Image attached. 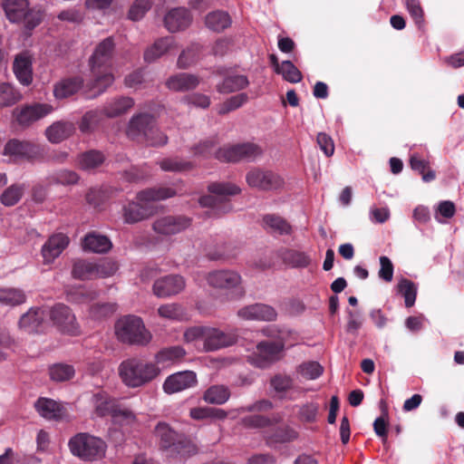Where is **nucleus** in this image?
Wrapping results in <instances>:
<instances>
[{"label": "nucleus", "instance_id": "nucleus-1", "mask_svg": "<svg viewBox=\"0 0 464 464\" xmlns=\"http://www.w3.org/2000/svg\"><path fill=\"white\" fill-rule=\"evenodd\" d=\"M115 44L112 37L102 40L91 56L89 64L92 81L87 84L92 93L88 98H95L104 92L114 82L111 72V61Z\"/></svg>", "mask_w": 464, "mask_h": 464}, {"label": "nucleus", "instance_id": "nucleus-2", "mask_svg": "<svg viewBox=\"0 0 464 464\" xmlns=\"http://www.w3.org/2000/svg\"><path fill=\"white\" fill-rule=\"evenodd\" d=\"M176 195L170 188H150L137 194L139 202H130L123 207V218L127 224H134L142 221L153 213L150 202L164 200Z\"/></svg>", "mask_w": 464, "mask_h": 464}, {"label": "nucleus", "instance_id": "nucleus-3", "mask_svg": "<svg viewBox=\"0 0 464 464\" xmlns=\"http://www.w3.org/2000/svg\"><path fill=\"white\" fill-rule=\"evenodd\" d=\"M160 372L157 363L137 357L126 359L119 366V375L130 388L141 387L152 382Z\"/></svg>", "mask_w": 464, "mask_h": 464}, {"label": "nucleus", "instance_id": "nucleus-4", "mask_svg": "<svg viewBox=\"0 0 464 464\" xmlns=\"http://www.w3.org/2000/svg\"><path fill=\"white\" fill-rule=\"evenodd\" d=\"M127 135L132 140L153 147L163 146L168 141V137L157 128L155 117L150 113L134 115L129 122Z\"/></svg>", "mask_w": 464, "mask_h": 464}, {"label": "nucleus", "instance_id": "nucleus-5", "mask_svg": "<svg viewBox=\"0 0 464 464\" xmlns=\"http://www.w3.org/2000/svg\"><path fill=\"white\" fill-rule=\"evenodd\" d=\"M6 18L14 24H24L30 34L44 20V11L40 5L30 6L28 0H2Z\"/></svg>", "mask_w": 464, "mask_h": 464}, {"label": "nucleus", "instance_id": "nucleus-6", "mask_svg": "<svg viewBox=\"0 0 464 464\" xmlns=\"http://www.w3.org/2000/svg\"><path fill=\"white\" fill-rule=\"evenodd\" d=\"M114 328L117 339L122 343L144 346L151 340L143 321L136 315L122 316L117 320Z\"/></svg>", "mask_w": 464, "mask_h": 464}, {"label": "nucleus", "instance_id": "nucleus-7", "mask_svg": "<svg viewBox=\"0 0 464 464\" xmlns=\"http://www.w3.org/2000/svg\"><path fill=\"white\" fill-rule=\"evenodd\" d=\"M72 454L83 461H96L105 456L107 444L103 440L88 432L72 436L68 442Z\"/></svg>", "mask_w": 464, "mask_h": 464}, {"label": "nucleus", "instance_id": "nucleus-8", "mask_svg": "<svg viewBox=\"0 0 464 464\" xmlns=\"http://www.w3.org/2000/svg\"><path fill=\"white\" fill-rule=\"evenodd\" d=\"M117 270V263L110 259L101 263L87 259H77L72 264V276L78 280H92L111 276Z\"/></svg>", "mask_w": 464, "mask_h": 464}, {"label": "nucleus", "instance_id": "nucleus-9", "mask_svg": "<svg viewBox=\"0 0 464 464\" xmlns=\"http://www.w3.org/2000/svg\"><path fill=\"white\" fill-rule=\"evenodd\" d=\"M3 154L10 158L12 161H35L44 157L41 145L18 139H11L5 145Z\"/></svg>", "mask_w": 464, "mask_h": 464}, {"label": "nucleus", "instance_id": "nucleus-10", "mask_svg": "<svg viewBox=\"0 0 464 464\" xmlns=\"http://www.w3.org/2000/svg\"><path fill=\"white\" fill-rule=\"evenodd\" d=\"M263 150L252 142L226 146L217 150L215 157L224 162L255 161L261 157Z\"/></svg>", "mask_w": 464, "mask_h": 464}, {"label": "nucleus", "instance_id": "nucleus-11", "mask_svg": "<svg viewBox=\"0 0 464 464\" xmlns=\"http://www.w3.org/2000/svg\"><path fill=\"white\" fill-rule=\"evenodd\" d=\"M208 284L214 288L223 290H232L236 297L240 298L245 291L241 285V276L229 269L215 270L208 273L207 276Z\"/></svg>", "mask_w": 464, "mask_h": 464}, {"label": "nucleus", "instance_id": "nucleus-12", "mask_svg": "<svg viewBox=\"0 0 464 464\" xmlns=\"http://www.w3.org/2000/svg\"><path fill=\"white\" fill-rule=\"evenodd\" d=\"M53 111V106L47 103L34 102L16 107L13 111L14 122L22 129L28 128L35 121Z\"/></svg>", "mask_w": 464, "mask_h": 464}, {"label": "nucleus", "instance_id": "nucleus-13", "mask_svg": "<svg viewBox=\"0 0 464 464\" xmlns=\"http://www.w3.org/2000/svg\"><path fill=\"white\" fill-rule=\"evenodd\" d=\"M249 187L260 190H276L283 187L284 179L276 173L260 168L251 169L246 175Z\"/></svg>", "mask_w": 464, "mask_h": 464}, {"label": "nucleus", "instance_id": "nucleus-14", "mask_svg": "<svg viewBox=\"0 0 464 464\" xmlns=\"http://www.w3.org/2000/svg\"><path fill=\"white\" fill-rule=\"evenodd\" d=\"M284 349L281 341H264L256 345V353L251 357V362L259 368H266L273 362L279 359V354Z\"/></svg>", "mask_w": 464, "mask_h": 464}, {"label": "nucleus", "instance_id": "nucleus-15", "mask_svg": "<svg viewBox=\"0 0 464 464\" xmlns=\"http://www.w3.org/2000/svg\"><path fill=\"white\" fill-rule=\"evenodd\" d=\"M191 224L186 216H165L157 218L153 223V230L157 234L171 236L184 231Z\"/></svg>", "mask_w": 464, "mask_h": 464}, {"label": "nucleus", "instance_id": "nucleus-16", "mask_svg": "<svg viewBox=\"0 0 464 464\" xmlns=\"http://www.w3.org/2000/svg\"><path fill=\"white\" fill-rule=\"evenodd\" d=\"M50 316L53 322L57 324L62 331L72 335L79 333V326L75 315L67 305L63 304L54 305L50 312Z\"/></svg>", "mask_w": 464, "mask_h": 464}, {"label": "nucleus", "instance_id": "nucleus-17", "mask_svg": "<svg viewBox=\"0 0 464 464\" xmlns=\"http://www.w3.org/2000/svg\"><path fill=\"white\" fill-rule=\"evenodd\" d=\"M197 382V375L194 372H178L166 378L163 383V391L167 394H173L194 387Z\"/></svg>", "mask_w": 464, "mask_h": 464}, {"label": "nucleus", "instance_id": "nucleus-18", "mask_svg": "<svg viewBox=\"0 0 464 464\" xmlns=\"http://www.w3.org/2000/svg\"><path fill=\"white\" fill-rule=\"evenodd\" d=\"M184 278L179 275H169L157 279L153 284V293L158 297L178 295L185 288Z\"/></svg>", "mask_w": 464, "mask_h": 464}, {"label": "nucleus", "instance_id": "nucleus-19", "mask_svg": "<svg viewBox=\"0 0 464 464\" xmlns=\"http://www.w3.org/2000/svg\"><path fill=\"white\" fill-rule=\"evenodd\" d=\"M237 342V334L225 333L218 328L207 327L203 342L206 351H216L233 345Z\"/></svg>", "mask_w": 464, "mask_h": 464}, {"label": "nucleus", "instance_id": "nucleus-20", "mask_svg": "<svg viewBox=\"0 0 464 464\" xmlns=\"http://www.w3.org/2000/svg\"><path fill=\"white\" fill-rule=\"evenodd\" d=\"M69 244V237L58 233L51 236L42 246V256L45 264L53 263Z\"/></svg>", "mask_w": 464, "mask_h": 464}, {"label": "nucleus", "instance_id": "nucleus-21", "mask_svg": "<svg viewBox=\"0 0 464 464\" xmlns=\"http://www.w3.org/2000/svg\"><path fill=\"white\" fill-rule=\"evenodd\" d=\"M199 83L200 78L198 75L187 72H179L169 76L167 79L165 85L172 92H186L195 90Z\"/></svg>", "mask_w": 464, "mask_h": 464}, {"label": "nucleus", "instance_id": "nucleus-22", "mask_svg": "<svg viewBox=\"0 0 464 464\" xmlns=\"http://www.w3.org/2000/svg\"><path fill=\"white\" fill-rule=\"evenodd\" d=\"M13 71L20 83L25 86L32 83V56L28 52H23L15 55L13 63Z\"/></svg>", "mask_w": 464, "mask_h": 464}, {"label": "nucleus", "instance_id": "nucleus-23", "mask_svg": "<svg viewBox=\"0 0 464 464\" xmlns=\"http://www.w3.org/2000/svg\"><path fill=\"white\" fill-rule=\"evenodd\" d=\"M191 21L192 16L189 11L182 7L171 9L164 18L166 28L172 33L185 30Z\"/></svg>", "mask_w": 464, "mask_h": 464}, {"label": "nucleus", "instance_id": "nucleus-24", "mask_svg": "<svg viewBox=\"0 0 464 464\" xmlns=\"http://www.w3.org/2000/svg\"><path fill=\"white\" fill-rule=\"evenodd\" d=\"M237 315L245 320L273 321L276 318V312L270 305L255 304L239 309Z\"/></svg>", "mask_w": 464, "mask_h": 464}, {"label": "nucleus", "instance_id": "nucleus-25", "mask_svg": "<svg viewBox=\"0 0 464 464\" xmlns=\"http://www.w3.org/2000/svg\"><path fill=\"white\" fill-rule=\"evenodd\" d=\"M297 438L298 432L288 425L273 426L268 430H266L264 434V439L269 446L276 443L291 442Z\"/></svg>", "mask_w": 464, "mask_h": 464}, {"label": "nucleus", "instance_id": "nucleus-26", "mask_svg": "<svg viewBox=\"0 0 464 464\" xmlns=\"http://www.w3.org/2000/svg\"><path fill=\"white\" fill-rule=\"evenodd\" d=\"M154 434L159 440V447L163 451H169L180 435L169 423L160 421L154 429Z\"/></svg>", "mask_w": 464, "mask_h": 464}, {"label": "nucleus", "instance_id": "nucleus-27", "mask_svg": "<svg viewBox=\"0 0 464 464\" xmlns=\"http://www.w3.org/2000/svg\"><path fill=\"white\" fill-rule=\"evenodd\" d=\"M198 451L197 444L188 436L180 433L169 452L173 457L187 459L196 455Z\"/></svg>", "mask_w": 464, "mask_h": 464}, {"label": "nucleus", "instance_id": "nucleus-28", "mask_svg": "<svg viewBox=\"0 0 464 464\" xmlns=\"http://www.w3.org/2000/svg\"><path fill=\"white\" fill-rule=\"evenodd\" d=\"M82 86L83 80L82 77H68L54 85L53 94L57 99L68 98L75 94Z\"/></svg>", "mask_w": 464, "mask_h": 464}, {"label": "nucleus", "instance_id": "nucleus-29", "mask_svg": "<svg viewBox=\"0 0 464 464\" xmlns=\"http://www.w3.org/2000/svg\"><path fill=\"white\" fill-rule=\"evenodd\" d=\"M92 401L95 414L99 417H105L112 414L118 401L106 392L99 391L92 395Z\"/></svg>", "mask_w": 464, "mask_h": 464}, {"label": "nucleus", "instance_id": "nucleus-30", "mask_svg": "<svg viewBox=\"0 0 464 464\" xmlns=\"http://www.w3.org/2000/svg\"><path fill=\"white\" fill-rule=\"evenodd\" d=\"M75 130V126L70 121H57L45 130L47 139L52 143H59L71 137Z\"/></svg>", "mask_w": 464, "mask_h": 464}, {"label": "nucleus", "instance_id": "nucleus-31", "mask_svg": "<svg viewBox=\"0 0 464 464\" xmlns=\"http://www.w3.org/2000/svg\"><path fill=\"white\" fill-rule=\"evenodd\" d=\"M112 246L111 240L95 232L88 233L82 240V248L93 253H106Z\"/></svg>", "mask_w": 464, "mask_h": 464}, {"label": "nucleus", "instance_id": "nucleus-32", "mask_svg": "<svg viewBox=\"0 0 464 464\" xmlns=\"http://www.w3.org/2000/svg\"><path fill=\"white\" fill-rule=\"evenodd\" d=\"M34 406L39 414L48 420H60L63 415V407L52 399L39 398Z\"/></svg>", "mask_w": 464, "mask_h": 464}, {"label": "nucleus", "instance_id": "nucleus-33", "mask_svg": "<svg viewBox=\"0 0 464 464\" xmlns=\"http://www.w3.org/2000/svg\"><path fill=\"white\" fill-rule=\"evenodd\" d=\"M263 226L271 234L283 236L292 233L291 225L284 218L275 214L265 215L263 217Z\"/></svg>", "mask_w": 464, "mask_h": 464}, {"label": "nucleus", "instance_id": "nucleus-34", "mask_svg": "<svg viewBox=\"0 0 464 464\" xmlns=\"http://www.w3.org/2000/svg\"><path fill=\"white\" fill-rule=\"evenodd\" d=\"M280 421L281 417L279 416H273L272 418H269L260 414H254L242 418L241 424L247 429L263 430V432L265 433L266 430H268L271 427L276 426Z\"/></svg>", "mask_w": 464, "mask_h": 464}, {"label": "nucleus", "instance_id": "nucleus-35", "mask_svg": "<svg viewBox=\"0 0 464 464\" xmlns=\"http://www.w3.org/2000/svg\"><path fill=\"white\" fill-rule=\"evenodd\" d=\"M44 319V311L40 308L30 309L19 320V327L29 334L37 333Z\"/></svg>", "mask_w": 464, "mask_h": 464}, {"label": "nucleus", "instance_id": "nucleus-36", "mask_svg": "<svg viewBox=\"0 0 464 464\" xmlns=\"http://www.w3.org/2000/svg\"><path fill=\"white\" fill-rule=\"evenodd\" d=\"M133 105L132 98L121 96L107 102L102 109V112L109 118H115L127 112Z\"/></svg>", "mask_w": 464, "mask_h": 464}, {"label": "nucleus", "instance_id": "nucleus-37", "mask_svg": "<svg viewBox=\"0 0 464 464\" xmlns=\"http://www.w3.org/2000/svg\"><path fill=\"white\" fill-rule=\"evenodd\" d=\"M283 263L293 268H305L311 264L310 256L295 249H285L280 254Z\"/></svg>", "mask_w": 464, "mask_h": 464}, {"label": "nucleus", "instance_id": "nucleus-38", "mask_svg": "<svg viewBox=\"0 0 464 464\" xmlns=\"http://www.w3.org/2000/svg\"><path fill=\"white\" fill-rule=\"evenodd\" d=\"M174 44V38L167 36L159 38L144 52V60L151 63L165 54Z\"/></svg>", "mask_w": 464, "mask_h": 464}, {"label": "nucleus", "instance_id": "nucleus-39", "mask_svg": "<svg viewBox=\"0 0 464 464\" xmlns=\"http://www.w3.org/2000/svg\"><path fill=\"white\" fill-rule=\"evenodd\" d=\"M231 396L227 386L215 384L208 387L203 394V400L209 404L222 405L226 403Z\"/></svg>", "mask_w": 464, "mask_h": 464}, {"label": "nucleus", "instance_id": "nucleus-40", "mask_svg": "<svg viewBox=\"0 0 464 464\" xmlns=\"http://www.w3.org/2000/svg\"><path fill=\"white\" fill-rule=\"evenodd\" d=\"M205 24L211 31L219 33L228 28L232 20L227 12L218 10L207 14Z\"/></svg>", "mask_w": 464, "mask_h": 464}, {"label": "nucleus", "instance_id": "nucleus-41", "mask_svg": "<svg viewBox=\"0 0 464 464\" xmlns=\"http://www.w3.org/2000/svg\"><path fill=\"white\" fill-rule=\"evenodd\" d=\"M410 166L419 174L424 182H430L436 179V172L430 169V161L423 159L419 153H412L410 157Z\"/></svg>", "mask_w": 464, "mask_h": 464}, {"label": "nucleus", "instance_id": "nucleus-42", "mask_svg": "<svg viewBox=\"0 0 464 464\" xmlns=\"http://www.w3.org/2000/svg\"><path fill=\"white\" fill-rule=\"evenodd\" d=\"M202 46L198 44H191L179 54L177 66L179 69H188L194 65L200 58Z\"/></svg>", "mask_w": 464, "mask_h": 464}, {"label": "nucleus", "instance_id": "nucleus-43", "mask_svg": "<svg viewBox=\"0 0 464 464\" xmlns=\"http://www.w3.org/2000/svg\"><path fill=\"white\" fill-rule=\"evenodd\" d=\"M249 84L245 75H230L226 77L220 84L217 85V91L220 93H230L245 89Z\"/></svg>", "mask_w": 464, "mask_h": 464}, {"label": "nucleus", "instance_id": "nucleus-44", "mask_svg": "<svg viewBox=\"0 0 464 464\" xmlns=\"http://www.w3.org/2000/svg\"><path fill=\"white\" fill-rule=\"evenodd\" d=\"M105 160L100 150H91L79 156V165L82 169H92L101 166Z\"/></svg>", "mask_w": 464, "mask_h": 464}, {"label": "nucleus", "instance_id": "nucleus-45", "mask_svg": "<svg viewBox=\"0 0 464 464\" xmlns=\"http://www.w3.org/2000/svg\"><path fill=\"white\" fill-rule=\"evenodd\" d=\"M397 290L398 293L403 296L406 307L409 308L414 305L417 296V287L412 281L407 278H401L397 285Z\"/></svg>", "mask_w": 464, "mask_h": 464}, {"label": "nucleus", "instance_id": "nucleus-46", "mask_svg": "<svg viewBox=\"0 0 464 464\" xmlns=\"http://www.w3.org/2000/svg\"><path fill=\"white\" fill-rule=\"evenodd\" d=\"M24 190V184H13L1 194L0 201L6 207L14 206L22 198Z\"/></svg>", "mask_w": 464, "mask_h": 464}, {"label": "nucleus", "instance_id": "nucleus-47", "mask_svg": "<svg viewBox=\"0 0 464 464\" xmlns=\"http://www.w3.org/2000/svg\"><path fill=\"white\" fill-rule=\"evenodd\" d=\"M26 300L23 290L18 288H0V304L5 305H19Z\"/></svg>", "mask_w": 464, "mask_h": 464}, {"label": "nucleus", "instance_id": "nucleus-48", "mask_svg": "<svg viewBox=\"0 0 464 464\" xmlns=\"http://www.w3.org/2000/svg\"><path fill=\"white\" fill-rule=\"evenodd\" d=\"M99 292L92 288L78 287L67 294V300L75 304H85L96 299Z\"/></svg>", "mask_w": 464, "mask_h": 464}, {"label": "nucleus", "instance_id": "nucleus-49", "mask_svg": "<svg viewBox=\"0 0 464 464\" xmlns=\"http://www.w3.org/2000/svg\"><path fill=\"white\" fill-rule=\"evenodd\" d=\"M22 99V94L9 83H0V108L9 107Z\"/></svg>", "mask_w": 464, "mask_h": 464}, {"label": "nucleus", "instance_id": "nucleus-50", "mask_svg": "<svg viewBox=\"0 0 464 464\" xmlns=\"http://www.w3.org/2000/svg\"><path fill=\"white\" fill-rule=\"evenodd\" d=\"M158 314L164 319L181 321L184 319L186 313L182 305L171 303L160 305L158 308Z\"/></svg>", "mask_w": 464, "mask_h": 464}, {"label": "nucleus", "instance_id": "nucleus-51", "mask_svg": "<svg viewBox=\"0 0 464 464\" xmlns=\"http://www.w3.org/2000/svg\"><path fill=\"white\" fill-rule=\"evenodd\" d=\"M163 171L183 172L193 169L194 165L190 161L179 158H167L159 162Z\"/></svg>", "mask_w": 464, "mask_h": 464}, {"label": "nucleus", "instance_id": "nucleus-52", "mask_svg": "<svg viewBox=\"0 0 464 464\" xmlns=\"http://www.w3.org/2000/svg\"><path fill=\"white\" fill-rule=\"evenodd\" d=\"M79 175L70 169L58 170L47 178L48 184H61L63 186L74 185L79 180Z\"/></svg>", "mask_w": 464, "mask_h": 464}, {"label": "nucleus", "instance_id": "nucleus-53", "mask_svg": "<svg viewBox=\"0 0 464 464\" xmlns=\"http://www.w3.org/2000/svg\"><path fill=\"white\" fill-rule=\"evenodd\" d=\"M185 354L186 352L181 346H171L160 350L156 354V361L158 363L175 362L181 359Z\"/></svg>", "mask_w": 464, "mask_h": 464}, {"label": "nucleus", "instance_id": "nucleus-54", "mask_svg": "<svg viewBox=\"0 0 464 464\" xmlns=\"http://www.w3.org/2000/svg\"><path fill=\"white\" fill-rule=\"evenodd\" d=\"M101 112L98 111H89L82 117L79 122V129L82 133H90L99 125L101 121Z\"/></svg>", "mask_w": 464, "mask_h": 464}, {"label": "nucleus", "instance_id": "nucleus-55", "mask_svg": "<svg viewBox=\"0 0 464 464\" xmlns=\"http://www.w3.org/2000/svg\"><path fill=\"white\" fill-rule=\"evenodd\" d=\"M319 411V404L317 402H306L299 407L298 419L301 421L313 423L316 421Z\"/></svg>", "mask_w": 464, "mask_h": 464}, {"label": "nucleus", "instance_id": "nucleus-56", "mask_svg": "<svg viewBox=\"0 0 464 464\" xmlns=\"http://www.w3.org/2000/svg\"><path fill=\"white\" fill-rule=\"evenodd\" d=\"M277 74H281L286 82L296 83L302 81V73L291 61L282 62V68Z\"/></svg>", "mask_w": 464, "mask_h": 464}, {"label": "nucleus", "instance_id": "nucleus-57", "mask_svg": "<svg viewBox=\"0 0 464 464\" xmlns=\"http://www.w3.org/2000/svg\"><path fill=\"white\" fill-rule=\"evenodd\" d=\"M116 310V305L111 303H97L91 305L89 315L95 320H100L111 315Z\"/></svg>", "mask_w": 464, "mask_h": 464}, {"label": "nucleus", "instance_id": "nucleus-58", "mask_svg": "<svg viewBox=\"0 0 464 464\" xmlns=\"http://www.w3.org/2000/svg\"><path fill=\"white\" fill-rule=\"evenodd\" d=\"M74 375V369L72 365L57 363L50 368V376L52 380L64 382L70 380Z\"/></svg>", "mask_w": 464, "mask_h": 464}, {"label": "nucleus", "instance_id": "nucleus-59", "mask_svg": "<svg viewBox=\"0 0 464 464\" xmlns=\"http://www.w3.org/2000/svg\"><path fill=\"white\" fill-rule=\"evenodd\" d=\"M299 373L307 380H315L319 378L324 372V368L317 362H303L298 368Z\"/></svg>", "mask_w": 464, "mask_h": 464}, {"label": "nucleus", "instance_id": "nucleus-60", "mask_svg": "<svg viewBox=\"0 0 464 464\" xmlns=\"http://www.w3.org/2000/svg\"><path fill=\"white\" fill-rule=\"evenodd\" d=\"M208 191L218 196H233L239 194L241 189L231 183L214 182L208 185Z\"/></svg>", "mask_w": 464, "mask_h": 464}, {"label": "nucleus", "instance_id": "nucleus-61", "mask_svg": "<svg viewBox=\"0 0 464 464\" xmlns=\"http://www.w3.org/2000/svg\"><path fill=\"white\" fill-rule=\"evenodd\" d=\"M150 7V0H135L129 10L128 17L132 21H139L145 15Z\"/></svg>", "mask_w": 464, "mask_h": 464}, {"label": "nucleus", "instance_id": "nucleus-62", "mask_svg": "<svg viewBox=\"0 0 464 464\" xmlns=\"http://www.w3.org/2000/svg\"><path fill=\"white\" fill-rule=\"evenodd\" d=\"M379 261L381 266L378 272L379 277L387 283L392 282L394 271V266L392 262L386 256H380Z\"/></svg>", "mask_w": 464, "mask_h": 464}, {"label": "nucleus", "instance_id": "nucleus-63", "mask_svg": "<svg viewBox=\"0 0 464 464\" xmlns=\"http://www.w3.org/2000/svg\"><path fill=\"white\" fill-rule=\"evenodd\" d=\"M237 253L230 250L228 244H223L216 250H208L207 256L210 260H225L236 256Z\"/></svg>", "mask_w": 464, "mask_h": 464}, {"label": "nucleus", "instance_id": "nucleus-64", "mask_svg": "<svg viewBox=\"0 0 464 464\" xmlns=\"http://www.w3.org/2000/svg\"><path fill=\"white\" fill-rule=\"evenodd\" d=\"M273 407L272 402L269 400H259L250 405L241 406L237 409L239 413L244 412H262L271 410Z\"/></svg>", "mask_w": 464, "mask_h": 464}]
</instances>
